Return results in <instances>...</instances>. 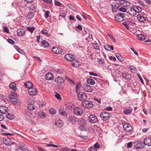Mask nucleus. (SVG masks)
I'll list each match as a JSON object with an SVG mask.
<instances>
[{
	"label": "nucleus",
	"mask_w": 151,
	"mask_h": 151,
	"mask_svg": "<svg viewBox=\"0 0 151 151\" xmlns=\"http://www.w3.org/2000/svg\"><path fill=\"white\" fill-rule=\"evenodd\" d=\"M110 114L109 113L106 111H103L101 112L99 114V116L101 119L104 121L108 120L110 118Z\"/></svg>",
	"instance_id": "obj_1"
},
{
	"label": "nucleus",
	"mask_w": 151,
	"mask_h": 151,
	"mask_svg": "<svg viewBox=\"0 0 151 151\" xmlns=\"http://www.w3.org/2000/svg\"><path fill=\"white\" fill-rule=\"evenodd\" d=\"M76 93L78 99L80 101H84L87 98L86 95L84 93L78 92Z\"/></svg>",
	"instance_id": "obj_2"
},
{
	"label": "nucleus",
	"mask_w": 151,
	"mask_h": 151,
	"mask_svg": "<svg viewBox=\"0 0 151 151\" xmlns=\"http://www.w3.org/2000/svg\"><path fill=\"white\" fill-rule=\"evenodd\" d=\"M89 122L91 123H95L98 122L97 116L94 114H90L88 117Z\"/></svg>",
	"instance_id": "obj_3"
},
{
	"label": "nucleus",
	"mask_w": 151,
	"mask_h": 151,
	"mask_svg": "<svg viewBox=\"0 0 151 151\" xmlns=\"http://www.w3.org/2000/svg\"><path fill=\"white\" fill-rule=\"evenodd\" d=\"M82 104L84 107L87 109H90L93 106V102L88 100H85L83 103Z\"/></svg>",
	"instance_id": "obj_4"
},
{
	"label": "nucleus",
	"mask_w": 151,
	"mask_h": 151,
	"mask_svg": "<svg viewBox=\"0 0 151 151\" xmlns=\"http://www.w3.org/2000/svg\"><path fill=\"white\" fill-rule=\"evenodd\" d=\"M3 141L5 145L8 146L13 145L14 143L12 139L8 137L4 138L3 139Z\"/></svg>",
	"instance_id": "obj_5"
},
{
	"label": "nucleus",
	"mask_w": 151,
	"mask_h": 151,
	"mask_svg": "<svg viewBox=\"0 0 151 151\" xmlns=\"http://www.w3.org/2000/svg\"><path fill=\"white\" fill-rule=\"evenodd\" d=\"M123 128L124 130L127 132H131L133 130L132 127L129 123L124 124L123 126Z\"/></svg>",
	"instance_id": "obj_6"
},
{
	"label": "nucleus",
	"mask_w": 151,
	"mask_h": 151,
	"mask_svg": "<svg viewBox=\"0 0 151 151\" xmlns=\"http://www.w3.org/2000/svg\"><path fill=\"white\" fill-rule=\"evenodd\" d=\"M134 146L137 149L142 148L145 146L144 142L140 141H137L136 142H134Z\"/></svg>",
	"instance_id": "obj_7"
},
{
	"label": "nucleus",
	"mask_w": 151,
	"mask_h": 151,
	"mask_svg": "<svg viewBox=\"0 0 151 151\" xmlns=\"http://www.w3.org/2000/svg\"><path fill=\"white\" fill-rule=\"evenodd\" d=\"M65 106L66 110H72L75 107V105L72 102H67L65 103Z\"/></svg>",
	"instance_id": "obj_8"
},
{
	"label": "nucleus",
	"mask_w": 151,
	"mask_h": 151,
	"mask_svg": "<svg viewBox=\"0 0 151 151\" xmlns=\"http://www.w3.org/2000/svg\"><path fill=\"white\" fill-rule=\"evenodd\" d=\"M83 88L85 91L87 92H91L93 90V88L91 86L87 84H84L83 86Z\"/></svg>",
	"instance_id": "obj_9"
},
{
	"label": "nucleus",
	"mask_w": 151,
	"mask_h": 151,
	"mask_svg": "<svg viewBox=\"0 0 151 151\" xmlns=\"http://www.w3.org/2000/svg\"><path fill=\"white\" fill-rule=\"evenodd\" d=\"M73 109L74 114L77 115H81L83 113L82 109L79 107L74 108Z\"/></svg>",
	"instance_id": "obj_10"
},
{
	"label": "nucleus",
	"mask_w": 151,
	"mask_h": 151,
	"mask_svg": "<svg viewBox=\"0 0 151 151\" xmlns=\"http://www.w3.org/2000/svg\"><path fill=\"white\" fill-rule=\"evenodd\" d=\"M28 92L31 95H35L37 94V90L36 88L31 87L29 89Z\"/></svg>",
	"instance_id": "obj_11"
},
{
	"label": "nucleus",
	"mask_w": 151,
	"mask_h": 151,
	"mask_svg": "<svg viewBox=\"0 0 151 151\" xmlns=\"http://www.w3.org/2000/svg\"><path fill=\"white\" fill-rule=\"evenodd\" d=\"M111 6L112 7V12H116L119 8V4L117 3H113L111 4Z\"/></svg>",
	"instance_id": "obj_12"
},
{
	"label": "nucleus",
	"mask_w": 151,
	"mask_h": 151,
	"mask_svg": "<svg viewBox=\"0 0 151 151\" xmlns=\"http://www.w3.org/2000/svg\"><path fill=\"white\" fill-rule=\"evenodd\" d=\"M144 142L145 145L148 146H151V137H145L144 140Z\"/></svg>",
	"instance_id": "obj_13"
},
{
	"label": "nucleus",
	"mask_w": 151,
	"mask_h": 151,
	"mask_svg": "<svg viewBox=\"0 0 151 151\" xmlns=\"http://www.w3.org/2000/svg\"><path fill=\"white\" fill-rule=\"evenodd\" d=\"M8 109L5 106H0V112L2 114H6L8 112Z\"/></svg>",
	"instance_id": "obj_14"
},
{
	"label": "nucleus",
	"mask_w": 151,
	"mask_h": 151,
	"mask_svg": "<svg viewBox=\"0 0 151 151\" xmlns=\"http://www.w3.org/2000/svg\"><path fill=\"white\" fill-rule=\"evenodd\" d=\"M65 58L67 60L69 61H72L75 59L73 56L70 54H67L65 56Z\"/></svg>",
	"instance_id": "obj_15"
},
{
	"label": "nucleus",
	"mask_w": 151,
	"mask_h": 151,
	"mask_svg": "<svg viewBox=\"0 0 151 151\" xmlns=\"http://www.w3.org/2000/svg\"><path fill=\"white\" fill-rule=\"evenodd\" d=\"M132 9L135 13H139L141 12L142 9L141 7L137 5H133Z\"/></svg>",
	"instance_id": "obj_16"
},
{
	"label": "nucleus",
	"mask_w": 151,
	"mask_h": 151,
	"mask_svg": "<svg viewBox=\"0 0 151 151\" xmlns=\"http://www.w3.org/2000/svg\"><path fill=\"white\" fill-rule=\"evenodd\" d=\"M119 3L122 6L127 7L130 5L129 2L125 0H121Z\"/></svg>",
	"instance_id": "obj_17"
},
{
	"label": "nucleus",
	"mask_w": 151,
	"mask_h": 151,
	"mask_svg": "<svg viewBox=\"0 0 151 151\" xmlns=\"http://www.w3.org/2000/svg\"><path fill=\"white\" fill-rule=\"evenodd\" d=\"M137 19L140 22H144L146 20L147 18L141 14H138L137 16Z\"/></svg>",
	"instance_id": "obj_18"
},
{
	"label": "nucleus",
	"mask_w": 151,
	"mask_h": 151,
	"mask_svg": "<svg viewBox=\"0 0 151 151\" xmlns=\"http://www.w3.org/2000/svg\"><path fill=\"white\" fill-rule=\"evenodd\" d=\"M45 78L46 80L50 81L53 80L54 77L52 74L51 73L49 72L46 74Z\"/></svg>",
	"instance_id": "obj_19"
},
{
	"label": "nucleus",
	"mask_w": 151,
	"mask_h": 151,
	"mask_svg": "<svg viewBox=\"0 0 151 151\" xmlns=\"http://www.w3.org/2000/svg\"><path fill=\"white\" fill-rule=\"evenodd\" d=\"M57 81L58 83L60 84L63 83L65 81L64 79L61 77H58L57 78H55V81Z\"/></svg>",
	"instance_id": "obj_20"
},
{
	"label": "nucleus",
	"mask_w": 151,
	"mask_h": 151,
	"mask_svg": "<svg viewBox=\"0 0 151 151\" xmlns=\"http://www.w3.org/2000/svg\"><path fill=\"white\" fill-rule=\"evenodd\" d=\"M81 86V84L80 82H78L76 86V93H77L80 91V89Z\"/></svg>",
	"instance_id": "obj_21"
},
{
	"label": "nucleus",
	"mask_w": 151,
	"mask_h": 151,
	"mask_svg": "<svg viewBox=\"0 0 151 151\" xmlns=\"http://www.w3.org/2000/svg\"><path fill=\"white\" fill-rule=\"evenodd\" d=\"M9 87L10 89L14 91H16L17 89L16 84L14 82H12L10 84Z\"/></svg>",
	"instance_id": "obj_22"
},
{
	"label": "nucleus",
	"mask_w": 151,
	"mask_h": 151,
	"mask_svg": "<svg viewBox=\"0 0 151 151\" xmlns=\"http://www.w3.org/2000/svg\"><path fill=\"white\" fill-rule=\"evenodd\" d=\"M104 48L107 51H110L111 50H113L114 49V47L113 45L107 44L104 45Z\"/></svg>",
	"instance_id": "obj_23"
},
{
	"label": "nucleus",
	"mask_w": 151,
	"mask_h": 151,
	"mask_svg": "<svg viewBox=\"0 0 151 151\" xmlns=\"http://www.w3.org/2000/svg\"><path fill=\"white\" fill-rule=\"evenodd\" d=\"M9 97L11 101V100H13L14 98H16L17 95L15 92H12L9 95Z\"/></svg>",
	"instance_id": "obj_24"
},
{
	"label": "nucleus",
	"mask_w": 151,
	"mask_h": 151,
	"mask_svg": "<svg viewBox=\"0 0 151 151\" xmlns=\"http://www.w3.org/2000/svg\"><path fill=\"white\" fill-rule=\"evenodd\" d=\"M35 106L32 104H29L27 106V108L28 109L32 111L35 109Z\"/></svg>",
	"instance_id": "obj_25"
},
{
	"label": "nucleus",
	"mask_w": 151,
	"mask_h": 151,
	"mask_svg": "<svg viewBox=\"0 0 151 151\" xmlns=\"http://www.w3.org/2000/svg\"><path fill=\"white\" fill-rule=\"evenodd\" d=\"M78 122L81 125H83L84 126H86L87 124L85 120L82 118H80L78 121Z\"/></svg>",
	"instance_id": "obj_26"
},
{
	"label": "nucleus",
	"mask_w": 151,
	"mask_h": 151,
	"mask_svg": "<svg viewBox=\"0 0 151 151\" xmlns=\"http://www.w3.org/2000/svg\"><path fill=\"white\" fill-rule=\"evenodd\" d=\"M41 43L42 46L44 48L47 47L49 46V43L46 40H42L41 41Z\"/></svg>",
	"instance_id": "obj_27"
},
{
	"label": "nucleus",
	"mask_w": 151,
	"mask_h": 151,
	"mask_svg": "<svg viewBox=\"0 0 151 151\" xmlns=\"http://www.w3.org/2000/svg\"><path fill=\"white\" fill-rule=\"evenodd\" d=\"M77 118L75 116H70L68 117V120L73 123H74L76 122L77 121L76 120Z\"/></svg>",
	"instance_id": "obj_28"
},
{
	"label": "nucleus",
	"mask_w": 151,
	"mask_h": 151,
	"mask_svg": "<svg viewBox=\"0 0 151 151\" xmlns=\"http://www.w3.org/2000/svg\"><path fill=\"white\" fill-rule=\"evenodd\" d=\"M59 113L61 115L63 116H66L67 115L66 111L63 109H59Z\"/></svg>",
	"instance_id": "obj_29"
},
{
	"label": "nucleus",
	"mask_w": 151,
	"mask_h": 151,
	"mask_svg": "<svg viewBox=\"0 0 151 151\" xmlns=\"http://www.w3.org/2000/svg\"><path fill=\"white\" fill-rule=\"evenodd\" d=\"M132 111V109H126L123 112L126 115H129L131 114Z\"/></svg>",
	"instance_id": "obj_30"
},
{
	"label": "nucleus",
	"mask_w": 151,
	"mask_h": 151,
	"mask_svg": "<svg viewBox=\"0 0 151 151\" xmlns=\"http://www.w3.org/2000/svg\"><path fill=\"white\" fill-rule=\"evenodd\" d=\"M30 12L35 13L36 12V6L35 5L32 4L29 7Z\"/></svg>",
	"instance_id": "obj_31"
},
{
	"label": "nucleus",
	"mask_w": 151,
	"mask_h": 151,
	"mask_svg": "<svg viewBox=\"0 0 151 151\" xmlns=\"http://www.w3.org/2000/svg\"><path fill=\"white\" fill-rule=\"evenodd\" d=\"M35 12L29 11L27 15V17L29 19H31L34 16Z\"/></svg>",
	"instance_id": "obj_32"
},
{
	"label": "nucleus",
	"mask_w": 151,
	"mask_h": 151,
	"mask_svg": "<svg viewBox=\"0 0 151 151\" xmlns=\"http://www.w3.org/2000/svg\"><path fill=\"white\" fill-rule=\"evenodd\" d=\"M115 19L119 22H121L124 20V19L122 18L121 17H119V15L118 14L115 16L114 18Z\"/></svg>",
	"instance_id": "obj_33"
},
{
	"label": "nucleus",
	"mask_w": 151,
	"mask_h": 151,
	"mask_svg": "<svg viewBox=\"0 0 151 151\" xmlns=\"http://www.w3.org/2000/svg\"><path fill=\"white\" fill-rule=\"evenodd\" d=\"M11 102L17 105H18L20 104L19 101L16 98H14L13 100H11Z\"/></svg>",
	"instance_id": "obj_34"
},
{
	"label": "nucleus",
	"mask_w": 151,
	"mask_h": 151,
	"mask_svg": "<svg viewBox=\"0 0 151 151\" xmlns=\"http://www.w3.org/2000/svg\"><path fill=\"white\" fill-rule=\"evenodd\" d=\"M32 83L31 82L29 81L27 82L24 83V85L25 87L29 89V88L32 87Z\"/></svg>",
	"instance_id": "obj_35"
},
{
	"label": "nucleus",
	"mask_w": 151,
	"mask_h": 151,
	"mask_svg": "<svg viewBox=\"0 0 151 151\" xmlns=\"http://www.w3.org/2000/svg\"><path fill=\"white\" fill-rule=\"evenodd\" d=\"M115 56H116L117 59L120 61H122L124 60L123 58L118 53H116L114 54Z\"/></svg>",
	"instance_id": "obj_36"
},
{
	"label": "nucleus",
	"mask_w": 151,
	"mask_h": 151,
	"mask_svg": "<svg viewBox=\"0 0 151 151\" xmlns=\"http://www.w3.org/2000/svg\"><path fill=\"white\" fill-rule=\"evenodd\" d=\"M86 82L87 83L93 85L95 84V81L93 79H88L86 80Z\"/></svg>",
	"instance_id": "obj_37"
},
{
	"label": "nucleus",
	"mask_w": 151,
	"mask_h": 151,
	"mask_svg": "<svg viewBox=\"0 0 151 151\" xmlns=\"http://www.w3.org/2000/svg\"><path fill=\"white\" fill-rule=\"evenodd\" d=\"M17 35L19 36H22L24 34V30L19 29L17 31Z\"/></svg>",
	"instance_id": "obj_38"
},
{
	"label": "nucleus",
	"mask_w": 151,
	"mask_h": 151,
	"mask_svg": "<svg viewBox=\"0 0 151 151\" xmlns=\"http://www.w3.org/2000/svg\"><path fill=\"white\" fill-rule=\"evenodd\" d=\"M123 77L126 80H129L131 78V76L130 75L126 73H123Z\"/></svg>",
	"instance_id": "obj_39"
},
{
	"label": "nucleus",
	"mask_w": 151,
	"mask_h": 151,
	"mask_svg": "<svg viewBox=\"0 0 151 151\" xmlns=\"http://www.w3.org/2000/svg\"><path fill=\"white\" fill-rule=\"evenodd\" d=\"M138 39L141 40L143 41L145 39V37L143 35L140 34L137 36Z\"/></svg>",
	"instance_id": "obj_40"
},
{
	"label": "nucleus",
	"mask_w": 151,
	"mask_h": 151,
	"mask_svg": "<svg viewBox=\"0 0 151 151\" xmlns=\"http://www.w3.org/2000/svg\"><path fill=\"white\" fill-rule=\"evenodd\" d=\"M66 12L65 11H61L60 12L59 16H60L63 17V18H64L66 15Z\"/></svg>",
	"instance_id": "obj_41"
},
{
	"label": "nucleus",
	"mask_w": 151,
	"mask_h": 151,
	"mask_svg": "<svg viewBox=\"0 0 151 151\" xmlns=\"http://www.w3.org/2000/svg\"><path fill=\"white\" fill-rule=\"evenodd\" d=\"M49 113L52 115L55 114L56 113V110L53 108H51L49 110Z\"/></svg>",
	"instance_id": "obj_42"
},
{
	"label": "nucleus",
	"mask_w": 151,
	"mask_h": 151,
	"mask_svg": "<svg viewBox=\"0 0 151 151\" xmlns=\"http://www.w3.org/2000/svg\"><path fill=\"white\" fill-rule=\"evenodd\" d=\"M111 66V65H109L107 64L104 65V66L103 67V69L104 70H105L106 69H107L108 70H111V68L110 67Z\"/></svg>",
	"instance_id": "obj_43"
},
{
	"label": "nucleus",
	"mask_w": 151,
	"mask_h": 151,
	"mask_svg": "<svg viewBox=\"0 0 151 151\" xmlns=\"http://www.w3.org/2000/svg\"><path fill=\"white\" fill-rule=\"evenodd\" d=\"M6 118L9 120H12L14 118V116L12 114L9 113L6 115Z\"/></svg>",
	"instance_id": "obj_44"
},
{
	"label": "nucleus",
	"mask_w": 151,
	"mask_h": 151,
	"mask_svg": "<svg viewBox=\"0 0 151 151\" xmlns=\"http://www.w3.org/2000/svg\"><path fill=\"white\" fill-rule=\"evenodd\" d=\"M38 115L41 118H44L45 116V113L43 111H40L38 113Z\"/></svg>",
	"instance_id": "obj_45"
},
{
	"label": "nucleus",
	"mask_w": 151,
	"mask_h": 151,
	"mask_svg": "<svg viewBox=\"0 0 151 151\" xmlns=\"http://www.w3.org/2000/svg\"><path fill=\"white\" fill-rule=\"evenodd\" d=\"M97 60V62L99 64L103 65L105 64V60L104 59L101 58H98Z\"/></svg>",
	"instance_id": "obj_46"
},
{
	"label": "nucleus",
	"mask_w": 151,
	"mask_h": 151,
	"mask_svg": "<svg viewBox=\"0 0 151 151\" xmlns=\"http://www.w3.org/2000/svg\"><path fill=\"white\" fill-rule=\"evenodd\" d=\"M14 47L16 50L19 53L22 54L23 52V50H22L21 49L19 48L18 46L15 45L14 46Z\"/></svg>",
	"instance_id": "obj_47"
},
{
	"label": "nucleus",
	"mask_w": 151,
	"mask_h": 151,
	"mask_svg": "<svg viewBox=\"0 0 151 151\" xmlns=\"http://www.w3.org/2000/svg\"><path fill=\"white\" fill-rule=\"evenodd\" d=\"M68 6L72 10L75 12L76 11V9L73 5L71 4H68Z\"/></svg>",
	"instance_id": "obj_48"
},
{
	"label": "nucleus",
	"mask_w": 151,
	"mask_h": 151,
	"mask_svg": "<svg viewBox=\"0 0 151 151\" xmlns=\"http://www.w3.org/2000/svg\"><path fill=\"white\" fill-rule=\"evenodd\" d=\"M18 148H20V149H22L24 150H26V151L27 150V148L26 149V148H27L26 145L24 144H22L21 145H20L18 147Z\"/></svg>",
	"instance_id": "obj_49"
},
{
	"label": "nucleus",
	"mask_w": 151,
	"mask_h": 151,
	"mask_svg": "<svg viewBox=\"0 0 151 151\" xmlns=\"http://www.w3.org/2000/svg\"><path fill=\"white\" fill-rule=\"evenodd\" d=\"M55 124L59 127H61L63 125V122L62 121L58 120L55 123Z\"/></svg>",
	"instance_id": "obj_50"
},
{
	"label": "nucleus",
	"mask_w": 151,
	"mask_h": 151,
	"mask_svg": "<svg viewBox=\"0 0 151 151\" xmlns=\"http://www.w3.org/2000/svg\"><path fill=\"white\" fill-rule=\"evenodd\" d=\"M86 40L89 42L92 41L93 40V39L91 34L89 33V36L86 38Z\"/></svg>",
	"instance_id": "obj_51"
},
{
	"label": "nucleus",
	"mask_w": 151,
	"mask_h": 151,
	"mask_svg": "<svg viewBox=\"0 0 151 151\" xmlns=\"http://www.w3.org/2000/svg\"><path fill=\"white\" fill-rule=\"evenodd\" d=\"M35 28L34 27H27V29L31 33H32L35 30Z\"/></svg>",
	"instance_id": "obj_52"
},
{
	"label": "nucleus",
	"mask_w": 151,
	"mask_h": 151,
	"mask_svg": "<svg viewBox=\"0 0 151 151\" xmlns=\"http://www.w3.org/2000/svg\"><path fill=\"white\" fill-rule=\"evenodd\" d=\"M99 44L97 43L96 42H95L94 43H93V46L94 47V49L96 50L99 49Z\"/></svg>",
	"instance_id": "obj_53"
},
{
	"label": "nucleus",
	"mask_w": 151,
	"mask_h": 151,
	"mask_svg": "<svg viewBox=\"0 0 151 151\" xmlns=\"http://www.w3.org/2000/svg\"><path fill=\"white\" fill-rule=\"evenodd\" d=\"M85 126L83 125H81L78 127V129H79L82 131H86V128L85 127Z\"/></svg>",
	"instance_id": "obj_54"
},
{
	"label": "nucleus",
	"mask_w": 151,
	"mask_h": 151,
	"mask_svg": "<svg viewBox=\"0 0 151 151\" xmlns=\"http://www.w3.org/2000/svg\"><path fill=\"white\" fill-rule=\"evenodd\" d=\"M7 42L10 44H14L15 43V42L14 41L8 38L7 40Z\"/></svg>",
	"instance_id": "obj_55"
},
{
	"label": "nucleus",
	"mask_w": 151,
	"mask_h": 151,
	"mask_svg": "<svg viewBox=\"0 0 151 151\" xmlns=\"http://www.w3.org/2000/svg\"><path fill=\"white\" fill-rule=\"evenodd\" d=\"M62 52V51L60 49V47H58L57 48V50L55 52V53L56 54H60Z\"/></svg>",
	"instance_id": "obj_56"
},
{
	"label": "nucleus",
	"mask_w": 151,
	"mask_h": 151,
	"mask_svg": "<svg viewBox=\"0 0 151 151\" xmlns=\"http://www.w3.org/2000/svg\"><path fill=\"white\" fill-rule=\"evenodd\" d=\"M55 96L58 99L60 100H61L62 98L61 97V96L59 93H56Z\"/></svg>",
	"instance_id": "obj_57"
},
{
	"label": "nucleus",
	"mask_w": 151,
	"mask_h": 151,
	"mask_svg": "<svg viewBox=\"0 0 151 151\" xmlns=\"http://www.w3.org/2000/svg\"><path fill=\"white\" fill-rule=\"evenodd\" d=\"M108 35L110 39L112 40L114 42H116L115 39L113 35L109 34H108Z\"/></svg>",
	"instance_id": "obj_58"
},
{
	"label": "nucleus",
	"mask_w": 151,
	"mask_h": 151,
	"mask_svg": "<svg viewBox=\"0 0 151 151\" xmlns=\"http://www.w3.org/2000/svg\"><path fill=\"white\" fill-rule=\"evenodd\" d=\"M41 32L44 35H48V33L47 31L45 29H43L41 31Z\"/></svg>",
	"instance_id": "obj_59"
},
{
	"label": "nucleus",
	"mask_w": 151,
	"mask_h": 151,
	"mask_svg": "<svg viewBox=\"0 0 151 151\" xmlns=\"http://www.w3.org/2000/svg\"><path fill=\"white\" fill-rule=\"evenodd\" d=\"M50 13V12L48 11H46L45 12V14L44 15L45 17V18H47L49 17V14Z\"/></svg>",
	"instance_id": "obj_60"
},
{
	"label": "nucleus",
	"mask_w": 151,
	"mask_h": 151,
	"mask_svg": "<svg viewBox=\"0 0 151 151\" xmlns=\"http://www.w3.org/2000/svg\"><path fill=\"white\" fill-rule=\"evenodd\" d=\"M60 150L61 151H70V150L67 147L62 148Z\"/></svg>",
	"instance_id": "obj_61"
},
{
	"label": "nucleus",
	"mask_w": 151,
	"mask_h": 151,
	"mask_svg": "<svg viewBox=\"0 0 151 151\" xmlns=\"http://www.w3.org/2000/svg\"><path fill=\"white\" fill-rule=\"evenodd\" d=\"M119 10L122 12H127V9L126 8L124 7H120L119 9Z\"/></svg>",
	"instance_id": "obj_62"
},
{
	"label": "nucleus",
	"mask_w": 151,
	"mask_h": 151,
	"mask_svg": "<svg viewBox=\"0 0 151 151\" xmlns=\"http://www.w3.org/2000/svg\"><path fill=\"white\" fill-rule=\"evenodd\" d=\"M137 75L138 76L139 78L141 83H143V80L142 79V78L140 76V75L139 73H137Z\"/></svg>",
	"instance_id": "obj_63"
},
{
	"label": "nucleus",
	"mask_w": 151,
	"mask_h": 151,
	"mask_svg": "<svg viewBox=\"0 0 151 151\" xmlns=\"http://www.w3.org/2000/svg\"><path fill=\"white\" fill-rule=\"evenodd\" d=\"M127 147L129 148H131L132 146V142H130L127 144Z\"/></svg>",
	"instance_id": "obj_64"
}]
</instances>
